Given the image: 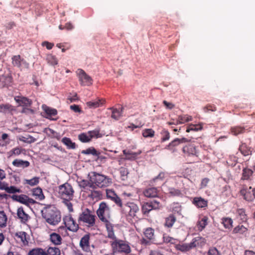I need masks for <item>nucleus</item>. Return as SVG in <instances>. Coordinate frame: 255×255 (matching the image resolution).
<instances>
[{"instance_id":"nucleus-1","label":"nucleus","mask_w":255,"mask_h":255,"mask_svg":"<svg viewBox=\"0 0 255 255\" xmlns=\"http://www.w3.org/2000/svg\"><path fill=\"white\" fill-rule=\"evenodd\" d=\"M42 216L47 223L53 226L57 225L61 219L60 211L51 206L45 208L42 211Z\"/></svg>"},{"instance_id":"nucleus-2","label":"nucleus","mask_w":255,"mask_h":255,"mask_svg":"<svg viewBox=\"0 0 255 255\" xmlns=\"http://www.w3.org/2000/svg\"><path fill=\"white\" fill-rule=\"evenodd\" d=\"M92 188H103L108 186L111 183V179L109 177L96 172H92L90 176Z\"/></svg>"},{"instance_id":"nucleus-3","label":"nucleus","mask_w":255,"mask_h":255,"mask_svg":"<svg viewBox=\"0 0 255 255\" xmlns=\"http://www.w3.org/2000/svg\"><path fill=\"white\" fill-rule=\"evenodd\" d=\"M110 244L113 255L119 254L127 255L131 252V249L129 244L125 241L117 239L110 241Z\"/></svg>"},{"instance_id":"nucleus-4","label":"nucleus","mask_w":255,"mask_h":255,"mask_svg":"<svg viewBox=\"0 0 255 255\" xmlns=\"http://www.w3.org/2000/svg\"><path fill=\"white\" fill-rule=\"evenodd\" d=\"M96 218V216L93 214L91 210L86 208L79 214L78 223L81 225L92 228L95 225Z\"/></svg>"},{"instance_id":"nucleus-5","label":"nucleus","mask_w":255,"mask_h":255,"mask_svg":"<svg viewBox=\"0 0 255 255\" xmlns=\"http://www.w3.org/2000/svg\"><path fill=\"white\" fill-rule=\"evenodd\" d=\"M74 193L72 186L67 182L58 186V196L63 200H72Z\"/></svg>"},{"instance_id":"nucleus-6","label":"nucleus","mask_w":255,"mask_h":255,"mask_svg":"<svg viewBox=\"0 0 255 255\" xmlns=\"http://www.w3.org/2000/svg\"><path fill=\"white\" fill-rule=\"evenodd\" d=\"M121 211L128 218L137 219V214L139 212V209L136 204L128 202L124 203Z\"/></svg>"},{"instance_id":"nucleus-7","label":"nucleus","mask_w":255,"mask_h":255,"mask_svg":"<svg viewBox=\"0 0 255 255\" xmlns=\"http://www.w3.org/2000/svg\"><path fill=\"white\" fill-rule=\"evenodd\" d=\"M96 213L102 222H106L110 218V208L105 202H102L99 204Z\"/></svg>"},{"instance_id":"nucleus-8","label":"nucleus","mask_w":255,"mask_h":255,"mask_svg":"<svg viewBox=\"0 0 255 255\" xmlns=\"http://www.w3.org/2000/svg\"><path fill=\"white\" fill-rule=\"evenodd\" d=\"M204 239L200 237L194 238L192 242L189 244H178L176 246V249L183 252H187L191 249L199 246Z\"/></svg>"},{"instance_id":"nucleus-9","label":"nucleus","mask_w":255,"mask_h":255,"mask_svg":"<svg viewBox=\"0 0 255 255\" xmlns=\"http://www.w3.org/2000/svg\"><path fill=\"white\" fill-rule=\"evenodd\" d=\"M64 225L68 230L72 232H77L79 229V224L77 223L71 215L65 216L63 218Z\"/></svg>"},{"instance_id":"nucleus-10","label":"nucleus","mask_w":255,"mask_h":255,"mask_svg":"<svg viewBox=\"0 0 255 255\" xmlns=\"http://www.w3.org/2000/svg\"><path fill=\"white\" fill-rule=\"evenodd\" d=\"M77 73L82 85L89 86L92 84V78L83 70L78 69Z\"/></svg>"},{"instance_id":"nucleus-11","label":"nucleus","mask_w":255,"mask_h":255,"mask_svg":"<svg viewBox=\"0 0 255 255\" xmlns=\"http://www.w3.org/2000/svg\"><path fill=\"white\" fill-rule=\"evenodd\" d=\"M11 198L12 200L27 206H29L30 204H34L35 203V201L33 199L29 198L27 195L24 194L19 195H13L11 196Z\"/></svg>"},{"instance_id":"nucleus-12","label":"nucleus","mask_w":255,"mask_h":255,"mask_svg":"<svg viewBox=\"0 0 255 255\" xmlns=\"http://www.w3.org/2000/svg\"><path fill=\"white\" fill-rule=\"evenodd\" d=\"M90 234H85L80 240L79 245L82 250L85 252H90Z\"/></svg>"},{"instance_id":"nucleus-13","label":"nucleus","mask_w":255,"mask_h":255,"mask_svg":"<svg viewBox=\"0 0 255 255\" xmlns=\"http://www.w3.org/2000/svg\"><path fill=\"white\" fill-rule=\"evenodd\" d=\"M14 99L19 106L30 107L32 103L31 100L23 96H15Z\"/></svg>"},{"instance_id":"nucleus-14","label":"nucleus","mask_w":255,"mask_h":255,"mask_svg":"<svg viewBox=\"0 0 255 255\" xmlns=\"http://www.w3.org/2000/svg\"><path fill=\"white\" fill-rule=\"evenodd\" d=\"M12 77L11 75H2L0 76V88L8 87L11 85Z\"/></svg>"},{"instance_id":"nucleus-15","label":"nucleus","mask_w":255,"mask_h":255,"mask_svg":"<svg viewBox=\"0 0 255 255\" xmlns=\"http://www.w3.org/2000/svg\"><path fill=\"white\" fill-rule=\"evenodd\" d=\"M12 64L14 66L21 68L23 65L25 67H28V64L23 59H21L19 55H14L12 57Z\"/></svg>"},{"instance_id":"nucleus-16","label":"nucleus","mask_w":255,"mask_h":255,"mask_svg":"<svg viewBox=\"0 0 255 255\" xmlns=\"http://www.w3.org/2000/svg\"><path fill=\"white\" fill-rule=\"evenodd\" d=\"M192 203L199 208H205L208 206V200L201 197H196L193 199Z\"/></svg>"},{"instance_id":"nucleus-17","label":"nucleus","mask_w":255,"mask_h":255,"mask_svg":"<svg viewBox=\"0 0 255 255\" xmlns=\"http://www.w3.org/2000/svg\"><path fill=\"white\" fill-rule=\"evenodd\" d=\"M17 216L23 223H26L30 219V216L25 213L23 207H20L17 210Z\"/></svg>"},{"instance_id":"nucleus-18","label":"nucleus","mask_w":255,"mask_h":255,"mask_svg":"<svg viewBox=\"0 0 255 255\" xmlns=\"http://www.w3.org/2000/svg\"><path fill=\"white\" fill-rule=\"evenodd\" d=\"M123 154L126 156V157L124 158L125 160H134L136 159L137 156L139 155L141 151H139L138 152H132L130 150H127L125 149L123 150Z\"/></svg>"},{"instance_id":"nucleus-19","label":"nucleus","mask_w":255,"mask_h":255,"mask_svg":"<svg viewBox=\"0 0 255 255\" xmlns=\"http://www.w3.org/2000/svg\"><path fill=\"white\" fill-rule=\"evenodd\" d=\"M49 240L55 246H59L62 244V239L58 233H52L50 234Z\"/></svg>"},{"instance_id":"nucleus-20","label":"nucleus","mask_w":255,"mask_h":255,"mask_svg":"<svg viewBox=\"0 0 255 255\" xmlns=\"http://www.w3.org/2000/svg\"><path fill=\"white\" fill-rule=\"evenodd\" d=\"M176 221V217L173 214H170L165 218L164 226L167 228H171Z\"/></svg>"},{"instance_id":"nucleus-21","label":"nucleus","mask_w":255,"mask_h":255,"mask_svg":"<svg viewBox=\"0 0 255 255\" xmlns=\"http://www.w3.org/2000/svg\"><path fill=\"white\" fill-rule=\"evenodd\" d=\"M112 111L111 118L116 120L118 121L122 117L123 108L121 107L119 109L114 108L113 107L109 109Z\"/></svg>"},{"instance_id":"nucleus-22","label":"nucleus","mask_w":255,"mask_h":255,"mask_svg":"<svg viewBox=\"0 0 255 255\" xmlns=\"http://www.w3.org/2000/svg\"><path fill=\"white\" fill-rule=\"evenodd\" d=\"M143 194L145 197L148 198L157 197L158 190L155 187L147 188L143 191Z\"/></svg>"},{"instance_id":"nucleus-23","label":"nucleus","mask_w":255,"mask_h":255,"mask_svg":"<svg viewBox=\"0 0 255 255\" xmlns=\"http://www.w3.org/2000/svg\"><path fill=\"white\" fill-rule=\"evenodd\" d=\"M105 103V100L104 99H98L87 103V105L90 108L95 109L98 107L102 106Z\"/></svg>"},{"instance_id":"nucleus-24","label":"nucleus","mask_w":255,"mask_h":255,"mask_svg":"<svg viewBox=\"0 0 255 255\" xmlns=\"http://www.w3.org/2000/svg\"><path fill=\"white\" fill-rule=\"evenodd\" d=\"M105 224L107 231L108 232V237L112 240L116 238L114 231V226L110 223L109 220H107L106 222H103Z\"/></svg>"},{"instance_id":"nucleus-25","label":"nucleus","mask_w":255,"mask_h":255,"mask_svg":"<svg viewBox=\"0 0 255 255\" xmlns=\"http://www.w3.org/2000/svg\"><path fill=\"white\" fill-rule=\"evenodd\" d=\"M144 235L146 238L151 240L152 242L155 241L154 230L152 228H147L143 232Z\"/></svg>"},{"instance_id":"nucleus-26","label":"nucleus","mask_w":255,"mask_h":255,"mask_svg":"<svg viewBox=\"0 0 255 255\" xmlns=\"http://www.w3.org/2000/svg\"><path fill=\"white\" fill-rule=\"evenodd\" d=\"M239 150L244 156H248L252 154L251 148L245 143H241L239 146Z\"/></svg>"},{"instance_id":"nucleus-27","label":"nucleus","mask_w":255,"mask_h":255,"mask_svg":"<svg viewBox=\"0 0 255 255\" xmlns=\"http://www.w3.org/2000/svg\"><path fill=\"white\" fill-rule=\"evenodd\" d=\"M32 195L35 197V199L42 200L45 197L43 194L42 190L40 187L33 188L32 190Z\"/></svg>"},{"instance_id":"nucleus-28","label":"nucleus","mask_w":255,"mask_h":255,"mask_svg":"<svg viewBox=\"0 0 255 255\" xmlns=\"http://www.w3.org/2000/svg\"><path fill=\"white\" fill-rule=\"evenodd\" d=\"M183 152L187 155H195L196 150L195 147L191 144L186 145L183 147Z\"/></svg>"},{"instance_id":"nucleus-29","label":"nucleus","mask_w":255,"mask_h":255,"mask_svg":"<svg viewBox=\"0 0 255 255\" xmlns=\"http://www.w3.org/2000/svg\"><path fill=\"white\" fill-rule=\"evenodd\" d=\"M89 197L93 200L98 201L103 199V194L100 191L92 190H91Z\"/></svg>"},{"instance_id":"nucleus-30","label":"nucleus","mask_w":255,"mask_h":255,"mask_svg":"<svg viewBox=\"0 0 255 255\" xmlns=\"http://www.w3.org/2000/svg\"><path fill=\"white\" fill-rule=\"evenodd\" d=\"M237 218H239L242 222H246L248 220V216L246 213L245 209L240 208L238 209L236 211Z\"/></svg>"},{"instance_id":"nucleus-31","label":"nucleus","mask_w":255,"mask_h":255,"mask_svg":"<svg viewBox=\"0 0 255 255\" xmlns=\"http://www.w3.org/2000/svg\"><path fill=\"white\" fill-rule=\"evenodd\" d=\"M248 231L247 228L245 227L243 225H238L234 228L232 234L235 235H244Z\"/></svg>"},{"instance_id":"nucleus-32","label":"nucleus","mask_w":255,"mask_h":255,"mask_svg":"<svg viewBox=\"0 0 255 255\" xmlns=\"http://www.w3.org/2000/svg\"><path fill=\"white\" fill-rule=\"evenodd\" d=\"M12 164L17 167L25 168L29 166V162L28 161H24L21 159H16L12 162Z\"/></svg>"},{"instance_id":"nucleus-33","label":"nucleus","mask_w":255,"mask_h":255,"mask_svg":"<svg viewBox=\"0 0 255 255\" xmlns=\"http://www.w3.org/2000/svg\"><path fill=\"white\" fill-rule=\"evenodd\" d=\"M192 118L190 116L187 115H180L178 116L177 119L176 121V124H182L189 121H191Z\"/></svg>"},{"instance_id":"nucleus-34","label":"nucleus","mask_w":255,"mask_h":255,"mask_svg":"<svg viewBox=\"0 0 255 255\" xmlns=\"http://www.w3.org/2000/svg\"><path fill=\"white\" fill-rule=\"evenodd\" d=\"M61 251L59 248L49 247L45 251V255H60Z\"/></svg>"},{"instance_id":"nucleus-35","label":"nucleus","mask_w":255,"mask_h":255,"mask_svg":"<svg viewBox=\"0 0 255 255\" xmlns=\"http://www.w3.org/2000/svg\"><path fill=\"white\" fill-rule=\"evenodd\" d=\"M208 217L204 216L197 222V227L199 231H202L208 224Z\"/></svg>"},{"instance_id":"nucleus-36","label":"nucleus","mask_w":255,"mask_h":255,"mask_svg":"<svg viewBox=\"0 0 255 255\" xmlns=\"http://www.w3.org/2000/svg\"><path fill=\"white\" fill-rule=\"evenodd\" d=\"M168 194L170 196L172 197H182L183 196V193L180 190L173 187L169 188Z\"/></svg>"},{"instance_id":"nucleus-37","label":"nucleus","mask_w":255,"mask_h":255,"mask_svg":"<svg viewBox=\"0 0 255 255\" xmlns=\"http://www.w3.org/2000/svg\"><path fill=\"white\" fill-rule=\"evenodd\" d=\"M202 128L203 127L201 124H190L187 126L186 131L187 132H189L191 131H197L202 130Z\"/></svg>"},{"instance_id":"nucleus-38","label":"nucleus","mask_w":255,"mask_h":255,"mask_svg":"<svg viewBox=\"0 0 255 255\" xmlns=\"http://www.w3.org/2000/svg\"><path fill=\"white\" fill-rule=\"evenodd\" d=\"M252 187H250L249 188L247 187L244 186L243 188L241 190L240 193L242 195L244 196V198L246 200H250V194Z\"/></svg>"},{"instance_id":"nucleus-39","label":"nucleus","mask_w":255,"mask_h":255,"mask_svg":"<svg viewBox=\"0 0 255 255\" xmlns=\"http://www.w3.org/2000/svg\"><path fill=\"white\" fill-rule=\"evenodd\" d=\"M81 153L83 154H91L94 156H98L100 153L98 152L94 147H91L85 150L81 151Z\"/></svg>"},{"instance_id":"nucleus-40","label":"nucleus","mask_w":255,"mask_h":255,"mask_svg":"<svg viewBox=\"0 0 255 255\" xmlns=\"http://www.w3.org/2000/svg\"><path fill=\"white\" fill-rule=\"evenodd\" d=\"M28 255H45V251L41 248H34L29 251Z\"/></svg>"},{"instance_id":"nucleus-41","label":"nucleus","mask_w":255,"mask_h":255,"mask_svg":"<svg viewBox=\"0 0 255 255\" xmlns=\"http://www.w3.org/2000/svg\"><path fill=\"white\" fill-rule=\"evenodd\" d=\"M90 174H89V180L83 179L78 181V185L81 188L83 189H86L87 187L92 188V186L91 185L92 182L90 180Z\"/></svg>"},{"instance_id":"nucleus-42","label":"nucleus","mask_w":255,"mask_h":255,"mask_svg":"<svg viewBox=\"0 0 255 255\" xmlns=\"http://www.w3.org/2000/svg\"><path fill=\"white\" fill-rule=\"evenodd\" d=\"M253 171L249 168H244L243 170L242 180H249L252 176Z\"/></svg>"},{"instance_id":"nucleus-43","label":"nucleus","mask_w":255,"mask_h":255,"mask_svg":"<svg viewBox=\"0 0 255 255\" xmlns=\"http://www.w3.org/2000/svg\"><path fill=\"white\" fill-rule=\"evenodd\" d=\"M62 142L66 145L68 148L75 149L76 148L75 143L73 142L70 138L64 137L62 138Z\"/></svg>"},{"instance_id":"nucleus-44","label":"nucleus","mask_w":255,"mask_h":255,"mask_svg":"<svg viewBox=\"0 0 255 255\" xmlns=\"http://www.w3.org/2000/svg\"><path fill=\"white\" fill-rule=\"evenodd\" d=\"M161 201V199L160 198H157L150 202L153 206V210L160 209L163 207V204Z\"/></svg>"},{"instance_id":"nucleus-45","label":"nucleus","mask_w":255,"mask_h":255,"mask_svg":"<svg viewBox=\"0 0 255 255\" xmlns=\"http://www.w3.org/2000/svg\"><path fill=\"white\" fill-rule=\"evenodd\" d=\"M152 210H153V208L150 202L144 203L141 207V211L143 214L149 213Z\"/></svg>"},{"instance_id":"nucleus-46","label":"nucleus","mask_w":255,"mask_h":255,"mask_svg":"<svg viewBox=\"0 0 255 255\" xmlns=\"http://www.w3.org/2000/svg\"><path fill=\"white\" fill-rule=\"evenodd\" d=\"M142 135L145 138L153 137L155 135V131L152 128H145L142 130Z\"/></svg>"},{"instance_id":"nucleus-47","label":"nucleus","mask_w":255,"mask_h":255,"mask_svg":"<svg viewBox=\"0 0 255 255\" xmlns=\"http://www.w3.org/2000/svg\"><path fill=\"white\" fill-rule=\"evenodd\" d=\"M45 113L46 114V118L51 119L52 116H55L57 114V111L56 109H52L49 107H46L44 109Z\"/></svg>"},{"instance_id":"nucleus-48","label":"nucleus","mask_w":255,"mask_h":255,"mask_svg":"<svg viewBox=\"0 0 255 255\" xmlns=\"http://www.w3.org/2000/svg\"><path fill=\"white\" fill-rule=\"evenodd\" d=\"M232 133L234 135H237L245 132V129L242 127H234L231 128Z\"/></svg>"},{"instance_id":"nucleus-49","label":"nucleus","mask_w":255,"mask_h":255,"mask_svg":"<svg viewBox=\"0 0 255 255\" xmlns=\"http://www.w3.org/2000/svg\"><path fill=\"white\" fill-rule=\"evenodd\" d=\"M222 223L226 229H230L233 227V221L230 218H223Z\"/></svg>"},{"instance_id":"nucleus-50","label":"nucleus","mask_w":255,"mask_h":255,"mask_svg":"<svg viewBox=\"0 0 255 255\" xmlns=\"http://www.w3.org/2000/svg\"><path fill=\"white\" fill-rule=\"evenodd\" d=\"M161 137V142H163L168 140L170 137V132L166 129H163L160 132Z\"/></svg>"},{"instance_id":"nucleus-51","label":"nucleus","mask_w":255,"mask_h":255,"mask_svg":"<svg viewBox=\"0 0 255 255\" xmlns=\"http://www.w3.org/2000/svg\"><path fill=\"white\" fill-rule=\"evenodd\" d=\"M26 233L24 232H19L16 234V236L20 239L23 245H26L28 243L26 239Z\"/></svg>"},{"instance_id":"nucleus-52","label":"nucleus","mask_w":255,"mask_h":255,"mask_svg":"<svg viewBox=\"0 0 255 255\" xmlns=\"http://www.w3.org/2000/svg\"><path fill=\"white\" fill-rule=\"evenodd\" d=\"M46 60L47 62L53 66L56 65L58 64V60L56 57L52 54H48L46 57Z\"/></svg>"},{"instance_id":"nucleus-53","label":"nucleus","mask_w":255,"mask_h":255,"mask_svg":"<svg viewBox=\"0 0 255 255\" xmlns=\"http://www.w3.org/2000/svg\"><path fill=\"white\" fill-rule=\"evenodd\" d=\"M12 110V107L9 104L0 105V113H6Z\"/></svg>"},{"instance_id":"nucleus-54","label":"nucleus","mask_w":255,"mask_h":255,"mask_svg":"<svg viewBox=\"0 0 255 255\" xmlns=\"http://www.w3.org/2000/svg\"><path fill=\"white\" fill-rule=\"evenodd\" d=\"M7 217L4 211H0V227L6 226Z\"/></svg>"},{"instance_id":"nucleus-55","label":"nucleus","mask_w":255,"mask_h":255,"mask_svg":"<svg viewBox=\"0 0 255 255\" xmlns=\"http://www.w3.org/2000/svg\"><path fill=\"white\" fill-rule=\"evenodd\" d=\"M39 182V178L38 177H34L31 179H25L24 180V184H27L30 186H34L38 184Z\"/></svg>"},{"instance_id":"nucleus-56","label":"nucleus","mask_w":255,"mask_h":255,"mask_svg":"<svg viewBox=\"0 0 255 255\" xmlns=\"http://www.w3.org/2000/svg\"><path fill=\"white\" fill-rule=\"evenodd\" d=\"M78 139L82 142H88L91 140L89 134L86 133H82L78 135Z\"/></svg>"},{"instance_id":"nucleus-57","label":"nucleus","mask_w":255,"mask_h":255,"mask_svg":"<svg viewBox=\"0 0 255 255\" xmlns=\"http://www.w3.org/2000/svg\"><path fill=\"white\" fill-rule=\"evenodd\" d=\"M180 144L179 138H176L170 142L166 148L172 150Z\"/></svg>"},{"instance_id":"nucleus-58","label":"nucleus","mask_w":255,"mask_h":255,"mask_svg":"<svg viewBox=\"0 0 255 255\" xmlns=\"http://www.w3.org/2000/svg\"><path fill=\"white\" fill-rule=\"evenodd\" d=\"M120 173L123 180H125L127 179V176L128 174V170L127 168L122 167L120 168Z\"/></svg>"},{"instance_id":"nucleus-59","label":"nucleus","mask_w":255,"mask_h":255,"mask_svg":"<svg viewBox=\"0 0 255 255\" xmlns=\"http://www.w3.org/2000/svg\"><path fill=\"white\" fill-rule=\"evenodd\" d=\"M67 230H68L67 228L66 227V226L65 225V226H61L59 227H58L57 231V233L58 234H59L60 235L65 237L68 234Z\"/></svg>"},{"instance_id":"nucleus-60","label":"nucleus","mask_w":255,"mask_h":255,"mask_svg":"<svg viewBox=\"0 0 255 255\" xmlns=\"http://www.w3.org/2000/svg\"><path fill=\"white\" fill-rule=\"evenodd\" d=\"M119 207H120L121 210H122V208H123L124 204L123 201L122 199H121L118 195H116L114 198L112 200Z\"/></svg>"},{"instance_id":"nucleus-61","label":"nucleus","mask_w":255,"mask_h":255,"mask_svg":"<svg viewBox=\"0 0 255 255\" xmlns=\"http://www.w3.org/2000/svg\"><path fill=\"white\" fill-rule=\"evenodd\" d=\"M20 140L28 143H33L36 141V139L30 135H28L27 137L22 136Z\"/></svg>"},{"instance_id":"nucleus-62","label":"nucleus","mask_w":255,"mask_h":255,"mask_svg":"<svg viewBox=\"0 0 255 255\" xmlns=\"http://www.w3.org/2000/svg\"><path fill=\"white\" fill-rule=\"evenodd\" d=\"M6 192L8 193H20L21 192V190L16 188L14 186H11L10 187H8L6 190Z\"/></svg>"},{"instance_id":"nucleus-63","label":"nucleus","mask_w":255,"mask_h":255,"mask_svg":"<svg viewBox=\"0 0 255 255\" xmlns=\"http://www.w3.org/2000/svg\"><path fill=\"white\" fill-rule=\"evenodd\" d=\"M106 195L107 198L112 200L117 195L115 193L114 190L108 189L106 190Z\"/></svg>"},{"instance_id":"nucleus-64","label":"nucleus","mask_w":255,"mask_h":255,"mask_svg":"<svg viewBox=\"0 0 255 255\" xmlns=\"http://www.w3.org/2000/svg\"><path fill=\"white\" fill-rule=\"evenodd\" d=\"M208 255H221L216 248H210L208 252Z\"/></svg>"}]
</instances>
